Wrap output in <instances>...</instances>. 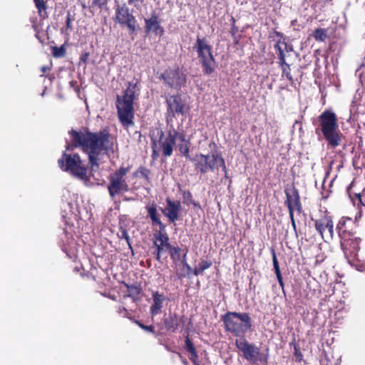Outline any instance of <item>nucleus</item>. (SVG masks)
I'll use <instances>...</instances> for the list:
<instances>
[{"instance_id":"nucleus-1","label":"nucleus","mask_w":365,"mask_h":365,"mask_svg":"<svg viewBox=\"0 0 365 365\" xmlns=\"http://www.w3.org/2000/svg\"><path fill=\"white\" fill-rule=\"evenodd\" d=\"M72 144L68 143L62 158L58 160L59 167L74 178L84 182L88 180V167L80 156L68 151L73 147H80L88 155L92 170L98 168L99 161L108 152L113 151V140L109 132L103 129L96 133L70 132Z\"/></svg>"},{"instance_id":"nucleus-2","label":"nucleus","mask_w":365,"mask_h":365,"mask_svg":"<svg viewBox=\"0 0 365 365\" xmlns=\"http://www.w3.org/2000/svg\"><path fill=\"white\" fill-rule=\"evenodd\" d=\"M138 82H129L123 96H117L116 107L118 116L123 126L127 128L133 125V101L138 93Z\"/></svg>"},{"instance_id":"nucleus-3","label":"nucleus","mask_w":365,"mask_h":365,"mask_svg":"<svg viewBox=\"0 0 365 365\" xmlns=\"http://www.w3.org/2000/svg\"><path fill=\"white\" fill-rule=\"evenodd\" d=\"M319 127L316 128V133L321 131L330 148H335L340 145L343 134L339 129L335 113L330 110L324 111L319 116Z\"/></svg>"},{"instance_id":"nucleus-4","label":"nucleus","mask_w":365,"mask_h":365,"mask_svg":"<svg viewBox=\"0 0 365 365\" xmlns=\"http://www.w3.org/2000/svg\"><path fill=\"white\" fill-rule=\"evenodd\" d=\"M225 329L240 339L252 330V319L247 312H227L222 316Z\"/></svg>"},{"instance_id":"nucleus-5","label":"nucleus","mask_w":365,"mask_h":365,"mask_svg":"<svg viewBox=\"0 0 365 365\" xmlns=\"http://www.w3.org/2000/svg\"><path fill=\"white\" fill-rule=\"evenodd\" d=\"M193 48L197 51L199 61L202 65V71L206 75H210L216 68V62L212 53V47L204 38L197 36Z\"/></svg>"},{"instance_id":"nucleus-6","label":"nucleus","mask_w":365,"mask_h":365,"mask_svg":"<svg viewBox=\"0 0 365 365\" xmlns=\"http://www.w3.org/2000/svg\"><path fill=\"white\" fill-rule=\"evenodd\" d=\"M129 170V168L120 167L110 174L108 190L112 199H114L117 195L129 190V186L126 181V175Z\"/></svg>"},{"instance_id":"nucleus-7","label":"nucleus","mask_w":365,"mask_h":365,"mask_svg":"<svg viewBox=\"0 0 365 365\" xmlns=\"http://www.w3.org/2000/svg\"><path fill=\"white\" fill-rule=\"evenodd\" d=\"M237 349L242 353L243 357L250 363L260 362L267 364V354L261 351L260 348L252 343H249L245 338L235 341Z\"/></svg>"},{"instance_id":"nucleus-8","label":"nucleus","mask_w":365,"mask_h":365,"mask_svg":"<svg viewBox=\"0 0 365 365\" xmlns=\"http://www.w3.org/2000/svg\"><path fill=\"white\" fill-rule=\"evenodd\" d=\"M161 76L166 85L176 90L184 86L187 79L186 73L180 68H169L162 73Z\"/></svg>"},{"instance_id":"nucleus-9","label":"nucleus","mask_w":365,"mask_h":365,"mask_svg":"<svg viewBox=\"0 0 365 365\" xmlns=\"http://www.w3.org/2000/svg\"><path fill=\"white\" fill-rule=\"evenodd\" d=\"M115 21L127 26L131 34L135 30L136 19L125 4L116 5Z\"/></svg>"},{"instance_id":"nucleus-10","label":"nucleus","mask_w":365,"mask_h":365,"mask_svg":"<svg viewBox=\"0 0 365 365\" xmlns=\"http://www.w3.org/2000/svg\"><path fill=\"white\" fill-rule=\"evenodd\" d=\"M158 135H159V141L158 142V146L163 153V155L165 158H168L172 155L173 146L175 145V135L172 133V131H169L166 135H164L163 131L158 130Z\"/></svg>"},{"instance_id":"nucleus-11","label":"nucleus","mask_w":365,"mask_h":365,"mask_svg":"<svg viewBox=\"0 0 365 365\" xmlns=\"http://www.w3.org/2000/svg\"><path fill=\"white\" fill-rule=\"evenodd\" d=\"M345 225V221L340 220L337 225L336 229L338 230L339 236L341 238V247L344 251L346 257L348 258V255H350L351 257H354L357 250L358 245L354 241L347 240L346 237V231L344 230Z\"/></svg>"},{"instance_id":"nucleus-12","label":"nucleus","mask_w":365,"mask_h":365,"mask_svg":"<svg viewBox=\"0 0 365 365\" xmlns=\"http://www.w3.org/2000/svg\"><path fill=\"white\" fill-rule=\"evenodd\" d=\"M315 228L325 242L333 239L334 224L331 217L324 216L315 221Z\"/></svg>"},{"instance_id":"nucleus-13","label":"nucleus","mask_w":365,"mask_h":365,"mask_svg":"<svg viewBox=\"0 0 365 365\" xmlns=\"http://www.w3.org/2000/svg\"><path fill=\"white\" fill-rule=\"evenodd\" d=\"M155 239L154 245L156 247V259L160 260L161 255L171 249V245L169 243V237L165 230H160L154 234Z\"/></svg>"},{"instance_id":"nucleus-14","label":"nucleus","mask_w":365,"mask_h":365,"mask_svg":"<svg viewBox=\"0 0 365 365\" xmlns=\"http://www.w3.org/2000/svg\"><path fill=\"white\" fill-rule=\"evenodd\" d=\"M167 207L163 210V214L168 218L171 222H175L178 218V215L181 211V204L180 201H172L169 198L166 199Z\"/></svg>"},{"instance_id":"nucleus-15","label":"nucleus","mask_w":365,"mask_h":365,"mask_svg":"<svg viewBox=\"0 0 365 365\" xmlns=\"http://www.w3.org/2000/svg\"><path fill=\"white\" fill-rule=\"evenodd\" d=\"M163 321L165 329L172 332H175L178 329L182 328L185 323L184 317H179L176 313L170 314Z\"/></svg>"},{"instance_id":"nucleus-16","label":"nucleus","mask_w":365,"mask_h":365,"mask_svg":"<svg viewBox=\"0 0 365 365\" xmlns=\"http://www.w3.org/2000/svg\"><path fill=\"white\" fill-rule=\"evenodd\" d=\"M146 34L153 33L156 36H161L164 33V29L161 26L158 17L153 14L150 18L145 19Z\"/></svg>"},{"instance_id":"nucleus-17","label":"nucleus","mask_w":365,"mask_h":365,"mask_svg":"<svg viewBox=\"0 0 365 365\" xmlns=\"http://www.w3.org/2000/svg\"><path fill=\"white\" fill-rule=\"evenodd\" d=\"M206 155L207 156V160H206V172L208 170L213 171L217 166H220L225 172V177H227V169L223 158L217 153H213L211 155Z\"/></svg>"},{"instance_id":"nucleus-18","label":"nucleus","mask_w":365,"mask_h":365,"mask_svg":"<svg viewBox=\"0 0 365 365\" xmlns=\"http://www.w3.org/2000/svg\"><path fill=\"white\" fill-rule=\"evenodd\" d=\"M153 303L150 307V313L153 316L158 314L163 307V303L166 300V297L158 292L152 293Z\"/></svg>"},{"instance_id":"nucleus-19","label":"nucleus","mask_w":365,"mask_h":365,"mask_svg":"<svg viewBox=\"0 0 365 365\" xmlns=\"http://www.w3.org/2000/svg\"><path fill=\"white\" fill-rule=\"evenodd\" d=\"M168 109L175 115L185 113V104L182 103L180 96H171L167 98Z\"/></svg>"},{"instance_id":"nucleus-20","label":"nucleus","mask_w":365,"mask_h":365,"mask_svg":"<svg viewBox=\"0 0 365 365\" xmlns=\"http://www.w3.org/2000/svg\"><path fill=\"white\" fill-rule=\"evenodd\" d=\"M288 209L292 208L300 212L302 207L299 200V195L296 189H292L290 191H286Z\"/></svg>"},{"instance_id":"nucleus-21","label":"nucleus","mask_w":365,"mask_h":365,"mask_svg":"<svg viewBox=\"0 0 365 365\" xmlns=\"http://www.w3.org/2000/svg\"><path fill=\"white\" fill-rule=\"evenodd\" d=\"M184 349L187 353L189 359L191 360L194 365H201L198 361V356L195 351V348L191 340L189 339L188 336H187L185 338ZM202 365L205 364H203Z\"/></svg>"},{"instance_id":"nucleus-22","label":"nucleus","mask_w":365,"mask_h":365,"mask_svg":"<svg viewBox=\"0 0 365 365\" xmlns=\"http://www.w3.org/2000/svg\"><path fill=\"white\" fill-rule=\"evenodd\" d=\"M146 210L148 211V215L151 219L153 223L158 225L160 230H165V226L162 223L158 215L156 205L154 203L152 205H148L146 206Z\"/></svg>"},{"instance_id":"nucleus-23","label":"nucleus","mask_w":365,"mask_h":365,"mask_svg":"<svg viewBox=\"0 0 365 365\" xmlns=\"http://www.w3.org/2000/svg\"><path fill=\"white\" fill-rule=\"evenodd\" d=\"M190 160L195 162V166L201 173H206V160H207L206 155L199 154L195 158H190Z\"/></svg>"},{"instance_id":"nucleus-24","label":"nucleus","mask_w":365,"mask_h":365,"mask_svg":"<svg viewBox=\"0 0 365 365\" xmlns=\"http://www.w3.org/2000/svg\"><path fill=\"white\" fill-rule=\"evenodd\" d=\"M182 200L183 203L186 204L187 205H193L194 207H200V204L192 200V195L190 191L182 192Z\"/></svg>"},{"instance_id":"nucleus-25","label":"nucleus","mask_w":365,"mask_h":365,"mask_svg":"<svg viewBox=\"0 0 365 365\" xmlns=\"http://www.w3.org/2000/svg\"><path fill=\"white\" fill-rule=\"evenodd\" d=\"M170 254V257L173 261H180L181 259V249L178 247H172L171 249L168 250Z\"/></svg>"},{"instance_id":"nucleus-26","label":"nucleus","mask_w":365,"mask_h":365,"mask_svg":"<svg viewBox=\"0 0 365 365\" xmlns=\"http://www.w3.org/2000/svg\"><path fill=\"white\" fill-rule=\"evenodd\" d=\"M313 36L317 41H324L327 38V32L324 29H317L314 33Z\"/></svg>"},{"instance_id":"nucleus-27","label":"nucleus","mask_w":365,"mask_h":365,"mask_svg":"<svg viewBox=\"0 0 365 365\" xmlns=\"http://www.w3.org/2000/svg\"><path fill=\"white\" fill-rule=\"evenodd\" d=\"M180 152L182 155L185 156L187 158H190L189 151H190V142L181 143L178 145Z\"/></svg>"},{"instance_id":"nucleus-28","label":"nucleus","mask_w":365,"mask_h":365,"mask_svg":"<svg viewBox=\"0 0 365 365\" xmlns=\"http://www.w3.org/2000/svg\"><path fill=\"white\" fill-rule=\"evenodd\" d=\"M282 76H285L289 81H292L293 78H292V76L290 73L291 70H290L289 65L287 64V65L283 66V67H282Z\"/></svg>"},{"instance_id":"nucleus-29","label":"nucleus","mask_w":365,"mask_h":365,"mask_svg":"<svg viewBox=\"0 0 365 365\" xmlns=\"http://www.w3.org/2000/svg\"><path fill=\"white\" fill-rule=\"evenodd\" d=\"M152 148H153V157L154 159L158 158L159 157V153L160 149L158 146V141L155 139H153L152 142Z\"/></svg>"},{"instance_id":"nucleus-30","label":"nucleus","mask_w":365,"mask_h":365,"mask_svg":"<svg viewBox=\"0 0 365 365\" xmlns=\"http://www.w3.org/2000/svg\"><path fill=\"white\" fill-rule=\"evenodd\" d=\"M119 237L120 238H123V239H125L126 240V242H127L129 248L133 251L132 246H131V244H130V237L128 235V232L125 229H121L120 230V234H119Z\"/></svg>"},{"instance_id":"nucleus-31","label":"nucleus","mask_w":365,"mask_h":365,"mask_svg":"<svg viewBox=\"0 0 365 365\" xmlns=\"http://www.w3.org/2000/svg\"><path fill=\"white\" fill-rule=\"evenodd\" d=\"M212 266V262H210V261H205V260H202L199 264H198V267L200 268V271H202V272L210 268V267Z\"/></svg>"},{"instance_id":"nucleus-32","label":"nucleus","mask_w":365,"mask_h":365,"mask_svg":"<svg viewBox=\"0 0 365 365\" xmlns=\"http://www.w3.org/2000/svg\"><path fill=\"white\" fill-rule=\"evenodd\" d=\"M172 133L175 135V140L178 139L181 143L189 142V140H186L185 135L183 133H178L175 130H173L172 131Z\"/></svg>"},{"instance_id":"nucleus-33","label":"nucleus","mask_w":365,"mask_h":365,"mask_svg":"<svg viewBox=\"0 0 365 365\" xmlns=\"http://www.w3.org/2000/svg\"><path fill=\"white\" fill-rule=\"evenodd\" d=\"M272 261H273V266L275 272L280 271L279 263L276 257V254L274 251H272Z\"/></svg>"},{"instance_id":"nucleus-34","label":"nucleus","mask_w":365,"mask_h":365,"mask_svg":"<svg viewBox=\"0 0 365 365\" xmlns=\"http://www.w3.org/2000/svg\"><path fill=\"white\" fill-rule=\"evenodd\" d=\"M106 4V0H93L92 4L93 6H97L101 9Z\"/></svg>"},{"instance_id":"nucleus-35","label":"nucleus","mask_w":365,"mask_h":365,"mask_svg":"<svg viewBox=\"0 0 365 365\" xmlns=\"http://www.w3.org/2000/svg\"><path fill=\"white\" fill-rule=\"evenodd\" d=\"M275 48L278 50L279 51V57H282V56H285V54H284V49L283 48V47L281 46V42H278L275 46H274Z\"/></svg>"},{"instance_id":"nucleus-36","label":"nucleus","mask_w":365,"mask_h":365,"mask_svg":"<svg viewBox=\"0 0 365 365\" xmlns=\"http://www.w3.org/2000/svg\"><path fill=\"white\" fill-rule=\"evenodd\" d=\"M34 1L35 4H36V6L37 7V9L39 11H41L42 9H46L43 0H34Z\"/></svg>"},{"instance_id":"nucleus-37","label":"nucleus","mask_w":365,"mask_h":365,"mask_svg":"<svg viewBox=\"0 0 365 365\" xmlns=\"http://www.w3.org/2000/svg\"><path fill=\"white\" fill-rule=\"evenodd\" d=\"M281 46L287 52H291L293 51V47L291 44L287 43L285 42H281Z\"/></svg>"},{"instance_id":"nucleus-38","label":"nucleus","mask_w":365,"mask_h":365,"mask_svg":"<svg viewBox=\"0 0 365 365\" xmlns=\"http://www.w3.org/2000/svg\"><path fill=\"white\" fill-rule=\"evenodd\" d=\"M140 327L145 331L153 332V327L152 326H145L142 324H139Z\"/></svg>"},{"instance_id":"nucleus-39","label":"nucleus","mask_w":365,"mask_h":365,"mask_svg":"<svg viewBox=\"0 0 365 365\" xmlns=\"http://www.w3.org/2000/svg\"><path fill=\"white\" fill-rule=\"evenodd\" d=\"M279 63L281 68L283 67V66L287 65L285 61V56L279 57Z\"/></svg>"},{"instance_id":"nucleus-40","label":"nucleus","mask_w":365,"mask_h":365,"mask_svg":"<svg viewBox=\"0 0 365 365\" xmlns=\"http://www.w3.org/2000/svg\"><path fill=\"white\" fill-rule=\"evenodd\" d=\"M186 256H187V252L184 253L183 256L181 257V263L183 265V267L186 266L187 260H186Z\"/></svg>"},{"instance_id":"nucleus-41","label":"nucleus","mask_w":365,"mask_h":365,"mask_svg":"<svg viewBox=\"0 0 365 365\" xmlns=\"http://www.w3.org/2000/svg\"><path fill=\"white\" fill-rule=\"evenodd\" d=\"M128 2L130 5H133L135 7H138V0H128Z\"/></svg>"},{"instance_id":"nucleus-42","label":"nucleus","mask_w":365,"mask_h":365,"mask_svg":"<svg viewBox=\"0 0 365 365\" xmlns=\"http://www.w3.org/2000/svg\"><path fill=\"white\" fill-rule=\"evenodd\" d=\"M202 272L200 271V268L198 267V266L197 267L195 268V269L193 270V274L195 275V276H197L199 275L200 274H202Z\"/></svg>"},{"instance_id":"nucleus-43","label":"nucleus","mask_w":365,"mask_h":365,"mask_svg":"<svg viewBox=\"0 0 365 365\" xmlns=\"http://www.w3.org/2000/svg\"><path fill=\"white\" fill-rule=\"evenodd\" d=\"M294 210H295V209H292V208L289 209V217H290L291 221H292V219H294Z\"/></svg>"},{"instance_id":"nucleus-44","label":"nucleus","mask_w":365,"mask_h":365,"mask_svg":"<svg viewBox=\"0 0 365 365\" xmlns=\"http://www.w3.org/2000/svg\"><path fill=\"white\" fill-rule=\"evenodd\" d=\"M275 274H276V276H277L278 282L282 280V274H281V272L280 271L275 272Z\"/></svg>"},{"instance_id":"nucleus-45","label":"nucleus","mask_w":365,"mask_h":365,"mask_svg":"<svg viewBox=\"0 0 365 365\" xmlns=\"http://www.w3.org/2000/svg\"><path fill=\"white\" fill-rule=\"evenodd\" d=\"M275 274H276V276H277L278 282L282 280V274H281V272L280 271L275 272Z\"/></svg>"},{"instance_id":"nucleus-46","label":"nucleus","mask_w":365,"mask_h":365,"mask_svg":"<svg viewBox=\"0 0 365 365\" xmlns=\"http://www.w3.org/2000/svg\"><path fill=\"white\" fill-rule=\"evenodd\" d=\"M118 313H119V314H122L123 312H125V314H126V312H127V310H126V309H125V307H120L118 308Z\"/></svg>"},{"instance_id":"nucleus-47","label":"nucleus","mask_w":365,"mask_h":365,"mask_svg":"<svg viewBox=\"0 0 365 365\" xmlns=\"http://www.w3.org/2000/svg\"><path fill=\"white\" fill-rule=\"evenodd\" d=\"M184 267L186 269L187 274H189L192 271V267L188 264H186V266Z\"/></svg>"},{"instance_id":"nucleus-48","label":"nucleus","mask_w":365,"mask_h":365,"mask_svg":"<svg viewBox=\"0 0 365 365\" xmlns=\"http://www.w3.org/2000/svg\"><path fill=\"white\" fill-rule=\"evenodd\" d=\"M291 222H292V227L294 230V231L296 232V223H295L294 219H292V221H291Z\"/></svg>"},{"instance_id":"nucleus-49","label":"nucleus","mask_w":365,"mask_h":365,"mask_svg":"<svg viewBox=\"0 0 365 365\" xmlns=\"http://www.w3.org/2000/svg\"><path fill=\"white\" fill-rule=\"evenodd\" d=\"M279 283L280 286L283 288V287H284L283 281L282 280L279 281Z\"/></svg>"},{"instance_id":"nucleus-50","label":"nucleus","mask_w":365,"mask_h":365,"mask_svg":"<svg viewBox=\"0 0 365 365\" xmlns=\"http://www.w3.org/2000/svg\"><path fill=\"white\" fill-rule=\"evenodd\" d=\"M185 276V274H179V278H182Z\"/></svg>"},{"instance_id":"nucleus-51","label":"nucleus","mask_w":365,"mask_h":365,"mask_svg":"<svg viewBox=\"0 0 365 365\" xmlns=\"http://www.w3.org/2000/svg\"><path fill=\"white\" fill-rule=\"evenodd\" d=\"M46 69H47L46 67H45V66L42 67L43 72H46Z\"/></svg>"},{"instance_id":"nucleus-52","label":"nucleus","mask_w":365,"mask_h":365,"mask_svg":"<svg viewBox=\"0 0 365 365\" xmlns=\"http://www.w3.org/2000/svg\"><path fill=\"white\" fill-rule=\"evenodd\" d=\"M54 56H61V55H60V54H58V53H54Z\"/></svg>"},{"instance_id":"nucleus-53","label":"nucleus","mask_w":365,"mask_h":365,"mask_svg":"<svg viewBox=\"0 0 365 365\" xmlns=\"http://www.w3.org/2000/svg\"><path fill=\"white\" fill-rule=\"evenodd\" d=\"M61 52L63 53L62 48L60 49V51H59V53H61Z\"/></svg>"},{"instance_id":"nucleus-54","label":"nucleus","mask_w":365,"mask_h":365,"mask_svg":"<svg viewBox=\"0 0 365 365\" xmlns=\"http://www.w3.org/2000/svg\"><path fill=\"white\" fill-rule=\"evenodd\" d=\"M61 52L63 53L62 48L60 49V51H59V53H61Z\"/></svg>"}]
</instances>
